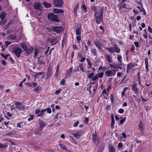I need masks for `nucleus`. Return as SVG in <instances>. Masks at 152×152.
I'll return each instance as SVG.
<instances>
[{"instance_id": "obj_1", "label": "nucleus", "mask_w": 152, "mask_h": 152, "mask_svg": "<svg viewBox=\"0 0 152 152\" xmlns=\"http://www.w3.org/2000/svg\"><path fill=\"white\" fill-rule=\"evenodd\" d=\"M94 11V16L96 19V23L98 24H100L103 20V9L100 8L99 11H97V9L95 8Z\"/></svg>"}, {"instance_id": "obj_2", "label": "nucleus", "mask_w": 152, "mask_h": 152, "mask_svg": "<svg viewBox=\"0 0 152 152\" xmlns=\"http://www.w3.org/2000/svg\"><path fill=\"white\" fill-rule=\"evenodd\" d=\"M113 47H110V48H106L105 49L108 51L109 53H113L114 52L117 53H119L121 50L118 47V45L115 44L113 45Z\"/></svg>"}, {"instance_id": "obj_3", "label": "nucleus", "mask_w": 152, "mask_h": 152, "mask_svg": "<svg viewBox=\"0 0 152 152\" xmlns=\"http://www.w3.org/2000/svg\"><path fill=\"white\" fill-rule=\"evenodd\" d=\"M16 108L19 111L26 109L25 106L21 103L17 102L15 103Z\"/></svg>"}, {"instance_id": "obj_4", "label": "nucleus", "mask_w": 152, "mask_h": 152, "mask_svg": "<svg viewBox=\"0 0 152 152\" xmlns=\"http://www.w3.org/2000/svg\"><path fill=\"white\" fill-rule=\"evenodd\" d=\"M137 66V64L135 63L128 64L126 66V73L128 74L130 72L131 70Z\"/></svg>"}, {"instance_id": "obj_5", "label": "nucleus", "mask_w": 152, "mask_h": 152, "mask_svg": "<svg viewBox=\"0 0 152 152\" xmlns=\"http://www.w3.org/2000/svg\"><path fill=\"white\" fill-rule=\"evenodd\" d=\"M22 51V50L21 48H14L12 52L17 57L19 58L21 53Z\"/></svg>"}, {"instance_id": "obj_6", "label": "nucleus", "mask_w": 152, "mask_h": 152, "mask_svg": "<svg viewBox=\"0 0 152 152\" xmlns=\"http://www.w3.org/2000/svg\"><path fill=\"white\" fill-rule=\"evenodd\" d=\"M116 71V70L112 71L110 70H109L105 72V75L107 77L114 76L115 75Z\"/></svg>"}, {"instance_id": "obj_7", "label": "nucleus", "mask_w": 152, "mask_h": 152, "mask_svg": "<svg viewBox=\"0 0 152 152\" xmlns=\"http://www.w3.org/2000/svg\"><path fill=\"white\" fill-rule=\"evenodd\" d=\"M52 30L57 33H60L63 30V28L61 26H53L52 28Z\"/></svg>"}, {"instance_id": "obj_8", "label": "nucleus", "mask_w": 152, "mask_h": 152, "mask_svg": "<svg viewBox=\"0 0 152 152\" xmlns=\"http://www.w3.org/2000/svg\"><path fill=\"white\" fill-rule=\"evenodd\" d=\"M48 18L50 20L58 21L57 17L53 13L49 14L48 15Z\"/></svg>"}, {"instance_id": "obj_9", "label": "nucleus", "mask_w": 152, "mask_h": 152, "mask_svg": "<svg viewBox=\"0 0 152 152\" xmlns=\"http://www.w3.org/2000/svg\"><path fill=\"white\" fill-rule=\"evenodd\" d=\"M92 139L94 143L96 145L98 144L99 142V138L98 137L96 134L93 133Z\"/></svg>"}, {"instance_id": "obj_10", "label": "nucleus", "mask_w": 152, "mask_h": 152, "mask_svg": "<svg viewBox=\"0 0 152 152\" xmlns=\"http://www.w3.org/2000/svg\"><path fill=\"white\" fill-rule=\"evenodd\" d=\"M83 134V132L82 130H80L76 133H72V134L75 138L77 139H79L80 137Z\"/></svg>"}, {"instance_id": "obj_11", "label": "nucleus", "mask_w": 152, "mask_h": 152, "mask_svg": "<svg viewBox=\"0 0 152 152\" xmlns=\"http://www.w3.org/2000/svg\"><path fill=\"white\" fill-rule=\"evenodd\" d=\"M54 5L58 7H61L63 4V1L62 0H55L54 1Z\"/></svg>"}, {"instance_id": "obj_12", "label": "nucleus", "mask_w": 152, "mask_h": 152, "mask_svg": "<svg viewBox=\"0 0 152 152\" xmlns=\"http://www.w3.org/2000/svg\"><path fill=\"white\" fill-rule=\"evenodd\" d=\"M34 8L36 10H41L42 9V5L39 2L35 3L34 5Z\"/></svg>"}, {"instance_id": "obj_13", "label": "nucleus", "mask_w": 152, "mask_h": 152, "mask_svg": "<svg viewBox=\"0 0 152 152\" xmlns=\"http://www.w3.org/2000/svg\"><path fill=\"white\" fill-rule=\"evenodd\" d=\"M48 40L50 41L52 45H56L58 42V40L56 37L54 38H49Z\"/></svg>"}, {"instance_id": "obj_14", "label": "nucleus", "mask_w": 152, "mask_h": 152, "mask_svg": "<svg viewBox=\"0 0 152 152\" xmlns=\"http://www.w3.org/2000/svg\"><path fill=\"white\" fill-rule=\"evenodd\" d=\"M94 43L95 46L99 50H102L103 46L99 42L94 41Z\"/></svg>"}, {"instance_id": "obj_15", "label": "nucleus", "mask_w": 152, "mask_h": 152, "mask_svg": "<svg viewBox=\"0 0 152 152\" xmlns=\"http://www.w3.org/2000/svg\"><path fill=\"white\" fill-rule=\"evenodd\" d=\"M138 86L137 84H134L132 86V90L134 92V93L137 95L138 94V88L137 87Z\"/></svg>"}, {"instance_id": "obj_16", "label": "nucleus", "mask_w": 152, "mask_h": 152, "mask_svg": "<svg viewBox=\"0 0 152 152\" xmlns=\"http://www.w3.org/2000/svg\"><path fill=\"white\" fill-rule=\"evenodd\" d=\"M110 66L111 68V70H113L112 68H117L121 69L122 68V67L118 64H110Z\"/></svg>"}, {"instance_id": "obj_17", "label": "nucleus", "mask_w": 152, "mask_h": 152, "mask_svg": "<svg viewBox=\"0 0 152 152\" xmlns=\"http://www.w3.org/2000/svg\"><path fill=\"white\" fill-rule=\"evenodd\" d=\"M52 70L51 68L49 67L48 69L47 72L46 77V79H48L52 75Z\"/></svg>"}, {"instance_id": "obj_18", "label": "nucleus", "mask_w": 152, "mask_h": 152, "mask_svg": "<svg viewBox=\"0 0 152 152\" xmlns=\"http://www.w3.org/2000/svg\"><path fill=\"white\" fill-rule=\"evenodd\" d=\"M81 26L80 24L78 25L77 28L76 30V34L77 35H81Z\"/></svg>"}, {"instance_id": "obj_19", "label": "nucleus", "mask_w": 152, "mask_h": 152, "mask_svg": "<svg viewBox=\"0 0 152 152\" xmlns=\"http://www.w3.org/2000/svg\"><path fill=\"white\" fill-rule=\"evenodd\" d=\"M144 124L142 123V121H141L139 123V124L138 125L139 126V129L140 131L142 133H143V130L144 129L143 128L144 127Z\"/></svg>"}, {"instance_id": "obj_20", "label": "nucleus", "mask_w": 152, "mask_h": 152, "mask_svg": "<svg viewBox=\"0 0 152 152\" xmlns=\"http://www.w3.org/2000/svg\"><path fill=\"white\" fill-rule=\"evenodd\" d=\"M59 145L62 150H65L68 152H71V151L68 150L64 145L61 144H59Z\"/></svg>"}, {"instance_id": "obj_21", "label": "nucleus", "mask_w": 152, "mask_h": 152, "mask_svg": "<svg viewBox=\"0 0 152 152\" xmlns=\"http://www.w3.org/2000/svg\"><path fill=\"white\" fill-rule=\"evenodd\" d=\"M72 70V68L71 67L70 69L67 70L66 74V77H69L71 76V74Z\"/></svg>"}, {"instance_id": "obj_22", "label": "nucleus", "mask_w": 152, "mask_h": 152, "mask_svg": "<svg viewBox=\"0 0 152 152\" xmlns=\"http://www.w3.org/2000/svg\"><path fill=\"white\" fill-rule=\"evenodd\" d=\"M53 11L55 13H63L64 12V11L63 10L59 9H54Z\"/></svg>"}, {"instance_id": "obj_23", "label": "nucleus", "mask_w": 152, "mask_h": 152, "mask_svg": "<svg viewBox=\"0 0 152 152\" xmlns=\"http://www.w3.org/2000/svg\"><path fill=\"white\" fill-rule=\"evenodd\" d=\"M104 56L107 61L109 62H112V58H110V55L107 54L105 55Z\"/></svg>"}, {"instance_id": "obj_24", "label": "nucleus", "mask_w": 152, "mask_h": 152, "mask_svg": "<svg viewBox=\"0 0 152 152\" xmlns=\"http://www.w3.org/2000/svg\"><path fill=\"white\" fill-rule=\"evenodd\" d=\"M7 15L6 13L3 11H2L0 14V18L3 20Z\"/></svg>"}, {"instance_id": "obj_25", "label": "nucleus", "mask_w": 152, "mask_h": 152, "mask_svg": "<svg viewBox=\"0 0 152 152\" xmlns=\"http://www.w3.org/2000/svg\"><path fill=\"white\" fill-rule=\"evenodd\" d=\"M117 60L119 61V65H121L122 64V58L121 55H118L117 56Z\"/></svg>"}, {"instance_id": "obj_26", "label": "nucleus", "mask_w": 152, "mask_h": 152, "mask_svg": "<svg viewBox=\"0 0 152 152\" xmlns=\"http://www.w3.org/2000/svg\"><path fill=\"white\" fill-rule=\"evenodd\" d=\"M42 75H45V73L43 72H39L37 74H36L34 75V77L35 78H39L40 76Z\"/></svg>"}, {"instance_id": "obj_27", "label": "nucleus", "mask_w": 152, "mask_h": 152, "mask_svg": "<svg viewBox=\"0 0 152 152\" xmlns=\"http://www.w3.org/2000/svg\"><path fill=\"white\" fill-rule=\"evenodd\" d=\"M145 68L147 71L148 68V58H145Z\"/></svg>"}, {"instance_id": "obj_28", "label": "nucleus", "mask_w": 152, "mask_h": 152, "mask_svg": "<svg viewBox=\"0 0 152 152\" xmlns=\"http://www.w3.org/2000/svg\"><path fill=\"white\" fill-rule=\"evenodd\" d=\"M105 147V144L104 143L102 144L99 147V151L102 152Z\"/></svg>"}, {"instance_id": "obj_29", "label": "nucleus", "mask_w": 152, "mask_h": 152, "mask_svg": "<svg viewBox=\"0 0 152 152\" xmlns=\"http://www.w3.org/2000/svg\"><path fill=\"white\" fill-rule=\"evenodd\" d=\"M44 5L46 7V8H49L50 7H51V4H50L46 2H44L43 3Z\"/></svg>"}, {"instance_id": "obj_30", "label": "nucleus", "mask_w": 152, "mask_h": 152, "mask_svg": "<svg viewBox=\"0 0 152 152\" xmlns=\"http://www.w3.org/2000/svg\"><path fill=\"white\" fill-rule=\"evenodd\" d=\"M39 125L41 129H42L43 127L45 126V123L42 120L39 121Z\"/></svg>"}, {"instance_id": "obj_31", "label": "nucleus", "mask_w": 152, "mask_h": 152, "mask_svg": "<svg viewBox=\"0 0 152 152\" xmlns=\"http://www.w3.org/2000/svg\"><path fill=\"white\" fill-rule=\"evenodd\" d=\"M59 66L58 65L57 67L56 68V70L55 72V75L56 77H58V73L59 72Z\"/></svg>"}, {"instance_id": "obj_32", "label": "nucleus", "mask_w": 152, "mask_h": 152, "mask_svg": "<svg viewBox=\"0 0 152 152\" xmlns=\"http://www.w3.org/2000/svg\"><path fill=\"white\" fill-rule=\"evenodd\" d=\"M78 64H79L78 67L80 68V70L82 72H84V69L83 65L80 63H79Z\"/></svg>"}, {"instance_id": "obj_33", "label": "nucleus", "mask_w": 152, "mask_h": 152, "mask_svg": "<svg viewBox=\"0 0 152 152\" xmlns=\"http://www.w3.org/2000/svg\"><path fill=\"white\" fill-rule=\"evenodd\" d=\"M9 38L11 40H14L17 38V37L14 34H11L9 36Z\"/></svg>"}, {"instance_id": "obj_34", "label": "nucleus", "mask_w": 152, "mask_h": 152, "mask_svg": "<svg viewBox=\"0 0 152 152\" xmlns=\"http://www.w3.org/2000/svg\"><path fill=\"white\" fill-rule=\"evenodd\" d=\"M109 148L110 152H115V149L111 145H109Z\"/></svg>"}, {"instance_id": "obj_35", "label": "nucleus", "mask_w": 152, "mask_h": 152, "mask_svg": "<svg viewBox=\"0 0 152 152\" xmlns=\"http://www.w3.org/2000/svg\"><path fill=\"white\" fill-rule=\"evenodd\" d=\"M94 75V73L92 72L89 74L88 76V78L92 79V78Z\"/></svg>"}, {"instance_id": "obj_36", "label": "nucleus", "mask_w": 152, "mask_h": 152, "mask_svg": "<svg viewBox=\"0 0 152 152\" xmlns=\"http://www.w3.org/2000/svg\"><path fill=\"white\" fill-rule=\"evenodd\" d=\"M42 129H39L37 130L35 132V133L37 134H41L42 133Z\"/></svg>"}, {"instance_id": "obj_37", "label": "nucleus", "mask_w": 152, "mask_h": 152, "mask_svg": "<svg viewBox=\"0 0 152 152\" xmlns=\"http://www.w3.org/2000/svg\"><path fill=\"white\" fill-rule=\"evenodd\" d=\"M91 52L92 53H93L94 56L96 55L97 52L96 51V50L95 48H93L91 50Z\"/></svg>"}, {"instance_id": "obj_38", "label": "nucleus", "mask_w": 152, "mask_h": 152, "mask_svg": "<svg viewBox=\"0 0 152 152\" xmlns=\"http://www.w3.org/2000/svg\"><path fill=\"white\" fill-rule=\"evenodd\" d=\"M21 47L24 50H27V48L25 44H21Z\"/></svg>"}, {"instance_id": "obj_39", "label": "nucleus", "mask_w": 152, "mask_h": 152, "mask_svg": "<svg viewBox=\"0 0 152 152\" xmlns=\"http://www.w3.org/2000/svg\"><path fill=\"white\" fill-rule=\"evenodd\" d=\"M45 111H47V113H51V108L50 107L46 108L45 109Z\"/></svg>"}, {"instance_id": "obj_40", "label": "nucleus", "mask_w": 152, "mask_h": 152, "mask_svg": "<svg viewBox=\"0 0 152 152\" xmlns=\"http://www.w3.org/2000/svg\"><path fill=\"white\" fill-rule=\"evenodd\" d=\"M15 132H9L7 133L6 134L7 136H11L12 135L15 134Z\"/></svg>"}, {"instance_id": "obj_41", "label": "nucleus", "mask_w": 152, "mask_h": 152, "mask_svg": "<svg viewBox=\"0 0 152 152\" xmlns=\"http://www.w3.org/2000/svg\"><path fill=\"white\" fill-rule=\"evenodd\" d=\"M112 122L111 124V126L112 128H114V124H115V120L114 119H111Z\"/></svg>"}, {"instance_id": "obj_42", "label": "nucleus", "mask_w": 152, "mask_h": 152, "mask_svg": "<svg viewBox=\"0 0 152 152\" xmlns=\"http://www.w3.org/2000/svg\"><path fill=\"white\" fill-rule=\"evenodd\" d=\"M39 86H36V87H35L36 88H35V89H34V90L35 92H37V91H39L40 90V89H39Z\"/></svg>"}, {"instance_id": "obj_43", "label": "nucleus", "mask_w": 152, "mask_h": 152, "mask_svg": "<svg viewBox=\"0 0 152 152\" xmlns=\"http://www.w3.org/2000/svg\"><path fill=\"white\" fill-rule=\"evenodd\" d=\"M99 77L98 75H96L95 76L93 77L92 78V80L93 81H95L97 79H98Z\"/></svg>"}, {"instance_id": "obj_44", "label": "nucleus", "mask_w": 152, "mask_h": 152, "mask_svg": "<svg viewBox=\"0 0 152 152\" xmlns=\"http://www.w3.org/2000/svg\"><path fill=\"white\" fill-rule=\"evenodd\" d=\"M121 6L122 7L123 9H126V6L124 3H121Z\"/></svg>"}, {"instance_id": "obj_45", "label": "nucleus", "mask_w": 152, "mask_h": 152, "mask_svg": "<svg viewBox=\"0 0 152 152\" xmlns=\"http://www.w3.org/2000/svg\"><path fill=\"white\" fill-rule=\"evenodd\" d=\"M1 55L2 57H4L5 59H7V57L10 56L9 54H7L6 55H4L3 54H1Z\"/></svg>"}, {"instance_id": "obj_46", "label": "nucleus", "mask_w": 152, "mask_h": 152, "mask_svg": "<svg viewBox=\"0 0 152 152\" xmlns=\"http://www.w3.org/2000/svg\"><path fill=\"white\" fill-rule=\"evenodd\" d=\"M104 74L103 72H101L98 74V77L99 78H102L103 75H104Z\"/></svg>"}, {"instance_id": "obj_47", "label": "nucleus", "mask_w": 152, "mask_h": 152, "mask_svg": "<svg viewBox=\"0 0 152 152\" xmlns=\"http://www.w3.org/2000/svg\"><path fill=\"white\" fill-rule=\"evenodd\" d=\"M82 9L84 10V12L85 13H86L87 12L86 11L87 8H86V6H85V5H82Z\"/></svg>"}, {"instance_id": "obj_48", "label": "nucleus", "mask_w": 152, "mask_h": 152, "mask_svg": "<svg viewBox=\"0 0 152 152\" xmlns=\"http://www.w3.org/2000/svg\"><path fill=\"white\" fill-rule=\"evenodd\" d=\"M39 51L38 50L36 49L34 51V57H35L37 56L38 55V53Z\"/></svg>"}, {"instance_id": "obj_49", "label": "nucleus", "mask_w": 152, "mask_h": 152, "mask_svg": "<svg viewBox=\"0 0 152 152\" xmlns=\"http://www.w3.org/2000/svg\"><path fill=\"white\" fill-rule=\"evenodd\" d=\"M110 99L112 103H113L114 98L113 97V94H111L110 96Z\"/></svg>"}, {"instance_id": "obj_50", "label": "nucleus", "mask_w": 152, "mask_h": 152, "mask_svg": "<svg viewBox=\"0 0 152 152\" xmlns=\"http://www.w3.org/2000/svg\"><path fill=\"white\" fill-rule=\"evenodd\" d=\"M7 147V146L5 145L2 144H0V148H5Z\"/></svg>"}, {"instance_id": "obj_51", "label": "nucleus", "mask_w": 152, "mask_h": 152, "mask_svg": "<svg viewBox=\"0 0 152 152\" xmlns=\"http://www.w3.org/2000/svg\"><path fill=\"white\" fill-rule=\"evenodd\" d=\"M61 91V89H59L56 90L55 91V94L57 95H58V94H60V92Z\"/></svg>"}, {"instance_id": "obj_52", "label": "nucleus", "mask_w": 152, "mask_h": 152, "mask_svg": "<svg viewBox=\"0 0 152 152\" xmlns=\"http://www.w3.org/2000/svg\"><path fill=\"white\" fill-rule=\"evenodd\" d=\"M65 80L64 79H63L60 82V83L62 85H64L65 84Z\"/></svg>"}, {"instance_id": "obj_53", "label": "nucleus", "mask_w": 152, "mask_h": 152, "mask_svg": "<svg viewBox=\"0 0 152 152\" xmlns=\"http://www.w3.org/2000/svg\"><path fill=\"white\" fill-rule=\"evenodd\" d=\"M40 110L39 109H37L35 112V114H38L39 113H40Z\"/></svg>"}, {"instance_id": "obj_54", "label": "nucleus", "mask_w": 152, "mask_h": 152, "mask_svg": "<svg viewBox=\"0 0 152 152\" xmlns=\"http://www.w3.org/2000/svg\"><path fill=\"white\" fill-rule=\"evenodd\" d=\"M30 117L28 118V120L29 121L33 120L34 119V117L33 115H30Z\"/></svg>"}, {"instance_id": "obj_55", "label": "nucleus", "mask_w": 152, "mask_h": 152, "mask_svg": "<svg viewBox=\"0 0 152 152\" xmlns=\"http://www.w3.org/2000/svg\"><path fill=\"white\" fill-rule=\"evenodd\" d=\"M77 9L76 8H75V9L73 10V12L74 13L75 15H77Z\"/></svg>"}, {"instance_id": "obj_56", "label": "nucleus", "mask_w": 152, "mask_h": 152, "mask_svg": "<svg viewBox=\"0 0 152 152\" xmlns=\"http://www.w3.org/2000/svg\"><path fill=\"white\" fill-rule=\"evenodd\" d=\"M45 109H44V110L41 111L40 113L41 114H42V116H43L45 115Z\"/></svg>"}, {"instance_id": "obj_57", "label": "nucleus", "mask_w": 152, "mask_h": 152, "mask_svg": "<svg viewBox=\"0 0 152 152\" xmlns=\"http://www.w3.org/2000/svg\"><path fill=\"white\" fill-rule=\"evenodd\" d=\"M125 120H126V118H123L120 121V123L121 124H122L125 121Z\"/></svg>"}, {"instance_id": "obj_58", "label": "nucleus", "mask_w": 152, "mask_h": 152, "mask_svg": "<svg viewBox=\"0 0 152 152\" xmlns=\"http://www.w3.org/2000/svg\"><path fill=\"white\" fill-rule=\"evenodd\" d=\"M5 44L6 45L7 47L9 45L11 44V42H9L8 41H7L5 42Z\"/></svg>"}, {"instance_id": "obj_59", "label": "nucleus", "mask_w": 152, "mask_h": 152, "mask_svg": "<svg viewBox=\"0 0 152 152\" xmlns=\"http://www.w3.org/2000/svg\"><path fill=\"white\" fill-rule=\"evenodd\" d=\"M78 36H76V38L77 40L78 41H80L81 39L80 35H78Z\"/></svg>"}, {"instance_id": "obj_60", "label": "nucleus", "mask_w": 152, "mask_h": 152, "mask_svg": "<svg viewBox=\"0 0 152 152\" xmlns=\"http://www.w3.org/2000/svg\"><path fill=\"white\" fill-rule=\"evenodd\" d=\"M124 110L122 109H120L118 110V112L120 113H122L124 112Z\"/></svg>"}, {"instance_id": "obj_61", "label": "nucleus", "mask_w": 152, "mask_h": 152, "mask_svg": "<svg viewBox=\"0 0 152 152\" xmlns=\"http://www.w3.org/2000/svg\"><path fill=\"white\" fill-rule=\"evenodd\" d=\"M143 36L144 38L146 39L148 37V34L147 33H144L143 34Z\"/></svg>"}, {"instance_id": "obj_62", "label": "nucleus", "mask_w": 152, "mask_h": 152, "mask_svg": "<svg viewBox=\"0 0 152 152\" xmlns=\"http://www.w3.org/2000/svg\"><path fill=\"white\" fill-rule=\"evenodd\" d=\"M88 64L89 65V66H87L88 68H91L92 67V64L91 62L89 63Z\"/></svg>"}, {"instance_id": "obj_63", "label": "nucleus", "mask_w": 152, "mask_h": 152, "mask_svg": "<svg viewBox=\"0 0 152 152\" xmlns=\"http://www.w3.org/2000/svg\"><path fill=\"white\" fill-rule=\"evenodd\" d=\"M89 121L88 119V118H85V123L86 124H88Z\"/></svg>"}, {"instance_id": "obj_64", "label": "nucleus", "mask_w": 152, "mask_h": 152, "mask_svg": "<svg viewBox=\"0 0 152 152\" xmlns=\"http://www.w3.org/2000/svg\"><path fill=\"white\" fill-rule=\"evenodd\" d=\"M118 147L119 148H121L122 147V143L120 142L118 144Z\"/></svg>"}]
</instances>
